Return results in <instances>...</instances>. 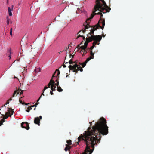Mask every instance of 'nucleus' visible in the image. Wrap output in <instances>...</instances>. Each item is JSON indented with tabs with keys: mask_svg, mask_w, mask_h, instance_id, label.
<instances>
[{
	"mask_svg": "<svg viewBox=\"0 0 154 154\" xmlns=\"http://www.w3.org/2000/svg\"><path fill=\"white\" fill-rule=\"evenodd\" d=\"M86 63H85V62H84L82 64V66L83 67H84L86 65Z\"/></svg>",
	"mask_w": 154,
	"mask_h": 154,
	"instance_id": "6ab92c4d",
	"label": "nucleus"
},
{
	"mask_svg": "<svg viewBox=\"0 0 154 154\" xmlns=\"http://www.w3.org/2000/svg\"><path fill=\"white\" fill-rule=\"evenodd\" d=\"M13 7L14 6L13 5L11 6V8L9 7H8V11L9 13V15L10 16H12V14L11 11L13 10Z\"/></svg>",
	"mask_w": 154,
	"mask_h": 154,
	"instance_id": "1a4fd4ad",
	"label": "nucleus"
},
{
	"mask_svg": "<svg viewBox=\"0 0 154 154\" xmlns=\"http://www.w3.org/2000/svg\"><path fill=\"white\" fill-rule=\"evenodd\" d=\"M41 97V96L39 97V99L38 100H37V102L39 100V99H40Z\"/></svg>",
	"mask_w": 154,
	"mask_h": 154,
	"instance_id": "f704fd0d",
	"label": "nucleus"
},
{
	"mask_svg": "<svg viewBox=\"0 0 154 154\" xmlns=\"http://www.w3.org/2000/svg\"><path fill=\"white\" fill-rule=\"evenodd\" d=\"M93 16H92V17H91L90 18H89V19H88L87 20H89L91 19L92 18H93Z\"/></svg>",
	"mask_w": 154,
	"mask_h": 154,
	"instance_id": "393cba45",
	"label": "nucleus"
},
{
	"mask_svg": "<svg viewBox=\"0 0 154 154\" xmlns=\"http://www.w3.org/2000/svg\"><path fill=\"white\" fill-rule=\"evenodd\" d=\"M9 0H7V3H8Z\"/></svg>",
	"mask_w": 154,
	"mask_h": 154,
	"instance_id": "c9c22d12",
	"label": "nucleus"
},
{
	"mask_svg": "<svg viewBox=\"0 0 154 154\" xmlns=\"http://www.w3.org/2000/svg\"><path fill=\"white\" fill-rule=\"evenodd\" d=\"M57 75H58L59 74H60V72H59V71H57Z\"/></svg>",
	"mask_w": 154,
	"mask_h": 154,
	"instance_id": "2f4dec72",
	"label": "nucleus"
},
{
	"mask_svg": "<svg viewBox=\"0 0 154 154\" xmlns=\"http://www.w3.org/2000/svg\"><path fill=\"white\" fill-rule=\"evenodd\" d=\"M63 67H66V66H65V65H64L63 66Z\"/></svg>",
	"mask_w": 154,
	"mask_h": 154,
	"instance_id": "58836bf2",
	"label": "nucleus"
},
{
	"mask_svg": "<svg viewBox=\"0 0 154 154\" xmlns=\"http://www.w3.org/2000/svg\"><path fill=\"white\" fill-rule=\"evenodd\" d=\"M41 68H36L35 69V72L38 73L40 72Z\"/></svg>",
	"mask_w": 154,
	"mask_h": 154,
	"instance_id": "9b49d317",
	"label": "nucleus"
},
{
	"mask_svg": "<svg viewBox=\"0 0 154 154\" xmlns=\"http://www.w3.org/2000/svg\"><path fill=\"white\" fill-rule=\"evenodd\" d=\"M90 56L89 57H88L86 60L85 61V63H87L91 59H93L94 58V53H93L92 51H91L90 53Z\"/></svg>",
	"mask_w": 154,
	"mask_h": 154,
	"instance_id": "39448f33",
	"label": "nucleus"
},
{
	"mask_svg": "<svg viewBox=\"0 0 154 154\" xmlns=\"http://www.w3.org/2000/svg\"><path fill=\"white\" fill-rule=\"evenodd\" d=\"M66 147L64 149V150L66 151L67 150H68L69 149V146H68L67 144H66Z\"/></svg>",
	"mask_w": 154,
	"mask_h": 154,
	"instance_id": "4468645a",
	"label": "nucleus"
},
{
	"mask_svg": "<svg viewBox=\"0 0 154 154\" xmlns=\"http://www.w3.org/2000/svg\"><path fill=\"white\" fill-rule=\"evenodd\" d=\"M69 68L70 70H73V72H76L78 70H80L81 72L83 71V69L81 67L80 65H77L76 64H75L73 66H69Z\"/></svg>",
	"mask_w": 154,
	"mask_h": 154,
	"instance_id": "20e7f679",
	"label": "nucleus"
},
{
	"mask_svg": "<svg viewBox=\"0 0 154 154\" xmlns=\"http://www.w3.org/2000/svg\"><path fill=\"white\" fill-rule=\"evenodd\" d=\"M39 118H39V119H40H40H42V116H39Z\"/></svg>",
	"mask_w": 154,
	"mask_h": 154,
	"instance_id": "7c9ffc66",
	"label": "nucleus"
},
{
	"mask_svg": "<svg viewBox=\"0 0 154 154\" xmlns=\"http://www.w3.org/2000/svg\"><path fill=\"white\" fill-rule=\"evenodd\" d=\"M84 29L82 30L83 33H85L86 31H88V29L89 31H90L89 34H90L91 36H89L87 38L86 40L87 41L89 42L93 40L94 41L93 43L92 46L89 49L91 52V51H92V49L96 45L99 44V42L101 40L102 37L100 35L95 36L92 35L93 34L94 30L92 29V27H90L89 25L87 23V21L84 24Z\"/></svg>",
	"mask_w": 154,
	"mask_h": 154,
	"instance_id": "f257e3e1",
	"label": "nucleus"
},
{
	"mask_svg": "<svg viewBox=\"0 0 154 154\" xmlns=\"http://www.w3.org/2000/svg\"><path fill=\"white\" fill-rule=\"evenodd\" d=\"M38 104L37 103H36L35 104V106H36Z\"/></svg>",
	"mask_w": 154,
	"mask_h": 154,
	"instance_id": "4c0bfd02",
	"label": "nucleus"
},
{
	"mask_svg": "<svg viewBox=\"0 0 154 154\" xmlns=\"http://www.w3.org/2000/svg\"><path fill=\"white\" fill-rule=\"evenodd\" d=\"M34 106H35L34 105H33V106H31V107L32 108V107H34Z\"/></svg>",
	"mask_w": 154,
	"mask_h": 154,
	"instance_id": "72a5a7b5",
	"label": "nucleus"
},
{
	"mask_svg": "<svg viewBox=\"0 0 154 154\" xmlns=\"http://www.w3.org/2000/svg\"><path fill=\"white\" fill-rule=\"evenodd\" d=\"M22 97L21 98H20L19 99V101L21 103H22Z\"/></svg>",
	"mask_w": 154,
	"mask_h": 154,
	"instance_id": "4be33fe9",
	"label": "nucleus"
},
{
	"mask_svg": "<svg viewBox=\"0 0 154 154\" xmlns=\"http://www.w3.org/2000/svg\"><path fill=\"white\" fill-rule=\"evenodd\" d=\"M10 114V112H7L6 113V115H8L9 114Z\"/></svg>",
	"mask_w": 154,
	"mask_h": 154,
	"instance_id": "a878e982",
	"label": "nucleus"
},
{
	"mask_svg": "<svg viewBox=\"0 0 154 154\" xmlns=\"http://www.w3.org/2000/svg\"><path fill=\"white\" fill-rule=\"evenodd\" d=\"M91 122H89V123H90V124L91 125Z\"/></svg>",
	"mask_w": 154,
	"mask_h": 154,
	"instance_id": "a19ab883",
	"label": "nucleus"
},
{
	"mask_svg": "<svg viewBox=\"0 0 154 154\" xmlns=\"http://www.w3.org/2000/svg\"><path fill=\"white\" fill-rule=\"evenodd\" d=\"M9 52H10V54L9 55V58L10 59L11 58V49L10 48L9 49Z\"/></svg>",
	"mask_w": 154,
	"mask_h": 154,
	"instance_id": "a211bd4d",
	"label": "nucleus"
},
{
	"mask_svg": "<svg viewBox=\"0 0 154 154\" xmlns=\"http://www.w3.org/2000/svg\"><path fill=\"white\" fill-rule=\"evenodd\" d=\"M9 101H8L6 104V105H7L9 104Z\"/></svg>",
	"mask_w": 154,
	"mask_h": 154,
	"instance_id": "bb28decb",
	"label": "nucleus"
},
{
	"mask_svg": "<svg viewBox=\"0 0 154 154\" xmlns=\"http://www.w3.org/2000/svg\"><path fill=\"white\" fill-rule=\"evenodd\" d=\"M23 93V91L17 90L14 92L12 97H14L15 95L17 96L19 94H22Z\"/></svg>",
	"mask_w": 154,
	"mask_h": 154,
	"instance_id": "0eeeda50",
	"label": "nucleus"
},
{
	"mask_svg": "<svg viewBox=\"0 0 154 154\" xmlns=\"http://www.w3.org/2000/svg\"><path fill=\"white\" fill-rule=\"evenodd\" d=\"M9 109V111L10 110V109Z\"/></svg>",
	"mask_w": 154,
	"mask_h": 154,
	"instance_id": "a18cd8bd",
	"label": "nucleus"
},
{
	"mask_svg": "<svg viewBox=\"0 0 154 154\" xmlns=\"http://www.w3.org/2000/svg\"><path fill=\"white\" fill-rule=\"evenodd\" d=\"M102 27L101 28L102 29H103V28L104 26H105V22L104 21H103L102 22Z\"/></svg>",
	"mask_w": 154,
	"mask_h": 154,
	"instance_id": "2eb2a0df",
	"label": "nucleus"
},
{
	"mask_svg": "<svg viewBox=\"0 0 154 154\" xmlns=\"http://www.w3.org/2000/svg\"><path fill=\"white\" fill-rule=\"evenodd\" d=\"M11 100H12L11 99H11H10V101H11Z\"/></svg>",
	"mask_w": 154,
	"mask_h": 154,
	"instance_id": "79ce46f5",
	"label": "nucleus"
},
{
	"mask_svg": "<svg viewBox=\"0 0 154 154\" xmlns=\"http://www.w3.org/2000/svg\"><path fill=\"white\" fill-rule=\"evenodd\" d=\"M8 116H5L4 117L5 118V119H7V118H8Z\"/></svg>",
	"mask_w": 154,
	"mask_h": 154,
	"instance_id": "b1692460",
	"label": "nucleus"
},
{
	"mask_svg": "<svg viewBox=\"0 0 154 154\" xmlns=\"http://www.w3.org/2000/svg\"><path fill=\"white\" fill-rule=\"evenodd\" d=\"M10 31H11V32H12V28H11Z\"/></svg>",
	"mask_w": 154,
	"mask_h": 154,
	"instance_id": "473e14b6",
	"label": "nucleus"
},
{
	"mask_svg": "<svg viewBox=\"0 0 154 154\" xmlns=\"http://www.w3.org/2000/svg\"><path fill=\"white\" fill-rule=\"evenodd\" d=\"M101 14V17L103 16L102 14L100 13Z\"/></svg>",
	"mask_w": 154,
	"mask_h": 154,
	"instance_id": "e433bc0d",
	"label": "nucleus"
},
{
	"mask_svg": "<svg viewBox=\"0 0 154 154\" xmlns=\"http://www.w3.org/2000/svg\"><path fill=\"white\" fill-rule=\"evenodd\" d=\"M96 2V5L94 8V14H99V12L98 13H96L98 10L103 12V13H105L109 11L108 10L109 8L104 0H97Z\"/></svg>",
	"mask_w": 154,
	"mask_h": 154,
	"instance_id": "f03ea898",
	"label": "nucleus"
},
{
	"mask_svg": "<svg viewBox=\"0 0 154 154\" xmlns=\"http://www.w3.org/2000/svg\"><path fill=\"white\" fill-rule=\"evenodd\" d=\"M57 91H58L59 92L62 91H63V90L60 87H57Z\"/></svg>",
	"mask_w": 154,
	"mask_h": 154,
	"instance_id": "ddd939ff",
	"label": "nucleus"
},
{
	"mask_svg": "<svg viewBox=\"0 0 154 154\" xmlns=\"http://www.w3.org/2000/svg\"><path fill=\"white\" fill-rule=\"evenodd\" d=\"M35 108L34 109V110H35Z\"/></svg>",
	"mask_w": 154,
	"mask_h": 154,
	"instance_id": "37998d69",
	"label": "nucleus"
},
{
	"mask_svg": "<svg viewBox=\"0 0 154 154\" xmlns=\"http://www.w3.org/2000/svg\"><path fill=\"white\" fill-rule=\"evenodd\" d=\"M5 105H6V104H5V105H4L3 106L5 107Z\"/></svg>",
	"mask_w": 154,
	"mask_h": 154,
	"instance_id": "ea45409f",
	"label": "nucleus"
},
{
	"mask_svg": "<svg viewBox=\"0 0 154 154\" xmlns=\"http://www.w3.org/2000/svg\"><path fill=\"white\" fill-rule=\"evenodd\" d=\"M42 95H44V94H43V93L42 94Z\"/></svg>",
	"mask_w": 154,
	"mask_h": 154,
	"instance_id": "c03bdc74",
	"label": "nucleus"
},
{
	"mask_svg": "<svg viewBox=\"0 0 154 154\" xmlns=\"http://www.w3.org/2000/svg\"><path fill=\"white\" fill-rule=\"evenodd\" d=\"M50 93L51 95H52L53 94V92L51 91H50Z\"/></svg>",
	"mask_w": 154,
	"mask_h": 154,
	"instance_id": "c85d7f7f",
	"label": "nucleus"
},
{
	"mask_svg": "<svg viewBox=\"0 0 154 154\" xmlns=\"http://www.w3.org/2000/svg\"><path fill=\"white\" fill-rule=\"evenodd\" d=\"M67 143L69 144V145H70L71 144V140H69L67 141Z\"/></svg>",
	"mask_w": 154,
	"mask_h": 154,
	"instance_id": "f3484780",
	"label": "nucleus"
},
{
	"mask_svg": "<svg viewBox=\"0 0 154 154\" xmlns=\"http://www.w3.org/2000/svg\"><path fill=\"white\" fill-rule=\"evenodd\" d=\"M30 109H28V110H26V111L27 112H29V111H30Z\"/></svg>",
	"mask_w": 154,
	"mask_h": 154,
	"instance_id": "cd10ccee",
	"label": "nucleus"
},
{
	"mask_svg": "<svg viewBox=\"0 0 154 154\" xmlns=\"http://www.w3.org/2000/svg\"><path fill=\"white\" fill-rule=\"evenodd\" d=\"M21 125L23 128H26L27 130L29 128V125L27 123H23Z\"/></svg>",
	"mask_w": 154,
	"mask_h": 154,
	"instance_id": "6e6552de",
	"label": "nucleus"
},
{
	"mask_svg": "<svg viewBox=\"0 0 154 154\" xmlns=\"http://www.w3.org/2000/svg\"><path fill=\"white\" fill-rule=\"evenodd\" d=\"M5 121L4 120V119H2L1 121L0 122V126H1V125Z\"/></svg>",
	"mask_w": 154,
	"mask_h": 154,
	"instance_id": "dca6fc26",
	"label": "nucleus"
},
{
	"mask_svg": "<svg viewBox=\"0 0 154 154\" xmlns=\"http://www.w3.org/2000/svg\"><path fill=\"white\" fill-rule=\"evenodd\" d=\"M28 109H30V110L32 109V108L30 106V107H28Z\"/></svg>",
	"mask_w": 154,
	"mask_h": 154,
	"instance_id": "c756f323",
	"label": "nucleus"
},
{
	"mask_svg": "<svg viewBox=\"0 0 154 154\" xmlns=\"http://www.w3.org/2000/svg\"><path fill=\"white\" fill-rule=\"evenodd\" d=\"M7 19V25H9V21H10V19L9 18V17L8 16L7 17H6Z\"/></svg>",
	"mask_w": 154,
	"mask_h": 154,
	"instance_id": "f8f14e48",
	"label": "nucleus"
},
{
	"mask_svg": "<svg viewBox=\"0 0 154 154\" xmlns=\"http://www.w3.org/2000/svg\"><path fill=\"white\" fill-rule=\"evenodd\" d=\"M11 111L12 112L13 111L12 110H11Z\"/></svg>",
	"mask_w": 154,
	"mask_h": 154,
	"instance_id": "49530a36",
	"label": "nucleus"
},
{
	"mask_svg": "<svg viewBox=\"0 0 154 154\" xmlns=\"http://www.w3.org/2000/svg\"><path fill=\"white\" fill-rule=\"evenodd\" d=\"M69 63L70 64H73V63H74L72 62V61L71 60H70L69 61Z\"/></svg>",
	"mask_w": 154,
	"mask_h": 154,
	"instance_id": "aec40b11",
	"label": "nucleus"
},
{
	"mask_svg": "<svg viewBox=\"0 0 154 154\" xmlns=\"http://www.w3.org/2000/svg\"><path fill=\"white\" fill-rule=\"evenodd\" d=\"M34 123L36 124L39 125L40 123V119L39 118L37 117L35 118Z\"/></svg>",
	"mask_w": 154,
	"mask_h": 154,
	"instance_id": "9d476101",
	"label": "nucleus"
},
{
	"mask_svg": "<svg viewBox=\"0 0 154 154\" xmlns=\"http://www.w3.org/2000/svg\"><path fill=\"white\" fill-rule=\"evenodd\" d=\"M10 34L11 36H12V32L10 31Z\"/></svg>",
	"mask_w": 154,
	"mask_h": 154,
	"instance_id": "5701e85b",
	"label": "nucleus"
},
{
	"mask_svg": "<svg viewBox=\"0 0 154 154\" xmlns=\"http://www.w3.org/2000/svg\"><path fill=\"white\" fill-rule=\"evenodd\" d=\"M87 45H85L84 46H82L81 47V48L82 49V50L81 52V53H83V54H84L86 53L87 51L85 49L87 48Z\"/></svg>",
	"mask_w": 154,
	"mask_h": 154,
	"instance_id": "423d86ee",
	"label": "nucleus"
},
{
	"mask_svg": "<svg viewBox=\"0 0 154 154\" xmlns=\"http://www.w3.org/2000/svg\"><path fill=\"white\" fill-rule=\"evenodd\" d=\"M54 75V74L53 76L52 79L51 80L50 82L48 85V87H50V86H51V89L53 91H55L56 90L57 87L55 85H56L58 87L59 85V82L57 81V79L56 80L57 82L56 83H55L54 80L53 79L54 77H55Z\"/></svg>",
	"mask_w": 154,
	"mask_h": 154,
	"instance_id": "7ed1b4c3",
	"label": "nucleus"
},
{
	"mask_svg": "<svg viewBox=\"0 0 154 154\" xmlns=\"http://www.w3.org/2000/svg\"><path fill=\"white\" fill-rule=\"evenodd\" d=\"M48 88H49V87H47L46 86H45L44 87V91H43V92H44V91L46 90V89H47Z\"/></svg>",
	"mask_w": 154,
	"mask_h": 154,
	"instance_id": "412c9836",
	"label": "nucleus"
}]
</instances>
